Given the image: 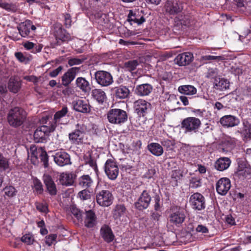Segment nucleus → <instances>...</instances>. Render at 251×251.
I'll return each mask as SVG.
<instances>
[{"label": "nucleus", "instance_id": "39", "mask_svg": "<svg viewBox=\"0 0 251 251\" xmlns=\"http://www.w3.org/2000/svg\"><path fill=\"white\" fill-rule=\"evenodd\" d=\"M76 84L84 93H88L91 90L89 82L83 77H78L76 80Z\"/></svg>", "mask_w": 251, "mask_h": 251}, {"label": "nucleus", "instance_id": "42", "mask_svg": "<svg viewBox=\"0 0 251 251\" xmlns=\"http://www.w3.org/2000/svg\"><path fill=\"white\" fill-rule=\"evenodd\" d=\"M84 160L85 164L89 165L92 168L94 169L95 173L98 174L99 172L98 168L97 165L96 160L90 154L88 156L85 155Z\"/></svg>", "mask_w": 251, "mask_h": 251}, {"label": "nucleus", "instance_id": "63", "mask_svg": "<svg viewBox=\"0 0 251 251\" xmlns=\"http://www.w3.org/2000/svg\"><path fill=\"white\" fill-rule=\"evenodd\" d=\"M78 194L80 198L83 200H87L89 199L90 197V195L88 193V191L87 189H85L79 192Z\"/></svg>", "mask_w": 251, "mask_h": 251}, {"label": "nucleus", "instance_id": "40", "mask_svg": "<svg viewBox=\"0 0 251 251\" xmlns=\"http://www.w3.org/2000/svg\"><path fill=\"white\" fill-rule=\"evenodd\" d=\"M178 90L179 93L186 95H193L196 94L197 92L194 86L189 85L180 86L178 87Z\"/></svg>", "mask_w": 251, "mask_h": 251}, {"label": "nucleus", "instance_id": "4", "mask_svg": "<svg viewBox=\"0 0 251 251\" xmlns=\"http://www.w3.org/2000/svg\"><path fill=\"white\" fill-rule=\"evenodd\" d=\"M107 117L109 122L114 124L121 125L127 120V114L126 111L119 108L109 110Z\"/></svg>", "mask_w": 251, "mask_h": 251}, {"label": "nucleus", "instance_id": "64", "mask_svg": "<svg viewBox=\"0 0 251 251\" xmlns=\"http://www.w3.org/2000/svg\"><path fill=\"white\" fill-rule=\"evenodd\" d=\"M196 230L197 232L202 233H207L209 232L208 229L205 226L202 225H198Z\"/></svg>", "mask_w": 251, "mask_h": 251}, {"label": "nucleus", "instance_id": "12", "mask_svg": "<svg viewBox=\"0 0 251 251\" xmlns=\"http://www.w3.org/2000/svg\"><path fill=\"white\" fill-rule=\"evenodd\" d=\"M135 111L140 117L145 116L151 110V104L143 99H139L134 102Z\"/></svg>", "mask_w": 251, "mask_h": 251}, {"label": "nucleus", "instance_id": "35", "mask_svg": "<svg viewBox=\"0 0 251 251\" xmlns=\"http://www.w3.org/2000/svg\"><path fill=\"white\" fill-rule=\"evenodd\" d=\"M193 55L190 52L181 53L176 56L175 63H191L193 61Z\"/></svg>", "mask_w": 251, "mask_h": 251}, {"label": "nucleus", "instance_id": "47", "mask_svg": "<svg viewBox=\"0 0 251 251\" xmlns=\"http://www.w3.org/2000/svg\"><path fill=\"white\" fill-rule=\"evenodd\" d=\"M34 188L35 191L38 194H42L44 192L43 185L41 181L38 178H35L33 180Z\"/></svg>", "mask_w": 251, "mask_h": 251}, {"label": "nucleus", "instance_id": "46", "mask_svg": "<svg viewBox=\"0 0 251 251\" xmlns=\"http://www.w3.org/2000/svg\"><path fill=\"white\" fill-rule=\"evenodd\" d=\"M85 57H87V59L84 61L86 63H88V62L92 61L94 62L95 63H99V62H103L106 61L105 58L107 56L106 54H104L100 55H96L91 58L90 59L88 60V55H84Z\"/></svg>", "mask_w": 251, "mask_h": 251}, {"label": "nucleus", "instance_id": "16", "mask_svg": "<svg viewBox=\"0 0 251 251\" xmlns=\"http://www.w3.org/2000/svg\"><path fill=\"white\" fill-rule=\"evenodd\" d=\"M43 180L46 187V191L51 196L56 195L57 189L51 176L48 174H45L43 176Z\"/></svg>", "mask_w": 251, "mask_h": 251}, {"label": "nucleus", "instance_id": "20", "mask_svg": "<svg viewBox=\"0 0 251 251\" xmlns=\"http://www.w3.org/2000/svg\"><path fill=\"white\" fill-rule=\"evenodd\" d=\"M100 235L103 240L107 243L113 242L115 239V235L112 229L109 226L105 224L101 227Z\"/></svg>", "mask_w": 251, "mask_h": 251}, {"label": "nucleus", "instance_id": "9", "mask_svg": "<svg viewBox=\"0 0 251 251\" xmlns=\"http://www.w3.org/2000/svg\"><path fill=\"white\" fill-rule=\"evenodd\" d=\"M151 201V197L150 194V191L145 189L142 192L134 205L136 209L143 211L149 206Z\"/></svg>", "mask_w": 251, "mask_h": 251}, {"label": "nucleus", "instance_id": "11", "mask_svg": "<svg viewBox=\"0 0 251 251\" xmlns=\"http://www.w3.org/2000/svg\"><path fill=\"white\" fill-rule=\"evenodd\" d=\"M76 126L77 128L69 134V138L73 143L82 144L84 142L85 127L83 125L79 126V124Z\"/></svg>", "mask_w": 251, "mask_h": 251}, {"label": "nucleus", "instance_id": "57", "mask_svg": "<svg viewBox=\"0 0 251 251\" xmlns=\"http://www.w3.org/2000/svg\"><path fill=\"white\" fill-rule=\"evenodd\" d=\"M57 234H50L45 237V243L48 246H51L56 240Z\"/></svg>", "mask_w": 251, "mask_h": 251}, {"label": "nucleus", "instance_id": "3", "mask_svg": "<svg viewBox=\"0 0 251 251\" xmlns=\"http://www.w3.org/2000/svg\"><path fill=\"white\" fill-rule=\"evenodd\" d=\"M201 125V120L195 117L184 118L181 123V128L187 133H197Z\"/></svg>", "mask_w": 251, "mask_h": 251}, {"label": "nucleus", "instance_id": "7", "mask_svg": "<svg viewBox=\"0 0 251 251\" xmlns=\"http://www.w3.org/2000/svg\"><path fill=\"white\" fill-rule=\"evenodd\" d=\"M53 35L56 41V44L60 45L63 42H67L72 40L69 33L63 29L61 24L56 23L53 25Z\"/></svg>", "mask_w": 251, "mask_h": 251}, {"label": "nucleus", "instance_id": "45", "mask_svg": "<svg viewBox=\"0 0 251 251\" xmlns=\"http://www.w3.org/2000/svg\"><path fill=\"white\" fill-rule=\"evenodd\" d=\"M22 242L26 244L27 245H31L35 242V239L32 233H28L24 235L21 239Z\"/></svg>", "mask_w": 251, "mask_h": 251}, {"label": "nucleus", "instance_id": "28", "mask_svg": "<svg viewBox=\"0 0 251 251\" xmlns=\"http://www.w3.org/2000/svg\"><path fill=\"white\" fill-rule=\"evenodd\" d=\"M231 162V160L228 157H220L215 162L214 167L217 170L223 171L228 168Z\"/></svg>", "mask_w": 251, "mask_h": 251}, {"label": "nucleus", "instance_id": "8", "mask_svg": "<svg viewBox=\"0 0 251 251\" xmlns=\"http://www.w3.org/2000/svg\"><path fill=\"white\" fill-rule=\"evenodd\" d=\"M104 170L107 177L111 180H115L119 175V168L114 158L108 159L106 161Z\"/></svg>", "mask_w": 251, "mask_h": 251}, {"label": "nucleus", "instance_id": "22", "mask_svg": "<svg viewBox=\"0 0 251 251\" xmlns=\"http://www.w3.org/2000/svg\"><path fill=\"white\" fill-rule=\"evenodd\" d=\"M164 7L166 12L170 15L176 14L181 11L177 0H167Z\"/></svg>", "mask_w": 251, "mask_h": 251}, {"label": "nucleus", "instance_id": "13", "mask_svg": "<svg viewBox=\"0 0 251 251\" xmlns=\"http://www.w3.org/2000/svg\"><path fill=\"white\" fill-rule=\"evenodd\" d=\"M95 76L97 82L102 86H108L113 82L111 75L106 71H97Z\"/></svg>", "mask_w": 251, "mask_h": 251}, {"label": "nucleus", "instance_id": "55", "mask_svg": "<svg viewBox=\"0 0 251 251\" xmlns=\"http://www.w3.org/2000/svg\"><path fill=\"white\" fill-rule=\"evenodd\" d=\"M5 194L9 197L15 196L17 193V190L12 186H6L4 189Z\"/></svg>", "mask_w": 251, "mask_h": 251}, {"label": "nucleus", "instance_id": "29", "mask_svg": "<svg viewBox=\"0 0 251 251\" xmlns=\"http://www.w3.org/2000/svg\"><path fill=\"white\" fill-rule=\"evenodd\" d=\"M242 139L244 141L251 140V123L247 120H243V128L240 132Z\"/></svg>", "mask_w": 251, "mask_h": 251}, {"label": "nucleus", "instance_id": "15", "mask_svg": "<svg viewBox=\"0 0 251 251\" xmlns=\"http://www.w3.org/2000/svg\"><path fill=\"white\" fill-rule=\"evenodd\" d=\"M231 187L230 180L227 177L221 178L216 184L217 193L222 196H225Z\"/></svg>", "mask_w": 251, "mask_h": 251}, {"label": "nucleus", "instance_id": "58", "mask_svg": "<svg viewBox=\"0 0 251 251\" xmlns=\"http://www.w3.org/2000/svg\"><path fill=\"white\" fill-rule=\"evenodd\" d=\"M182 176V175L180 170H175L172 171L171 178L175 181L176 185H177L178 180L180 179Z\"/></svg>", "mask_w": 251, "mask_h": 251}, {"label": "nucleus", "instance_id": "59", "mask_svg": "<svg viewBox=\"0 0 251 251\" xmlns=\"http://www.w3.org/2000/svg\"><path fill=\"white\" fill-rule=\"evenodd\" d=\"M15 56L20 62H28L30 61L31 57H26L21 52L15 53Z\"/></svg>", "mask_w": 251, "mask_h": 251}, {"label": "nucleus", "instance_id": "38", "mask_svg": "<svg viewBox=\"0 0 251 251\" xmlns=\"http://www.w3.org/2000/svg\"><path fill=\"white\" fill-rule=\"evenodd\" d=\"M30 28L31 22L28 20L22 23L18 27V30L21 35L25 37L29 35Z\"/></svg>", "mask_w": 251, "mask_h": 251}, {"label": "nucleus", "instance_id": "14", "mask_svg": "<svg viewBox=\"0 0 251 251\" xmlns=\"http://www.w3.org/2000/svg\"><path fill=\"white\" fill-rule=\"evenodd\" d=\"M78 67H73L69 69L62 76V84H59L58 87L63 88V86H66L74 79L76 74L79 72Z\"/></svg>", "mask_w": 251, "mask_h": 251}, {"label": "nucleus", "instance_id": "49", "mask_svg": "<svg viewBox=\"0 0 251 251\" xmlns=\"http://www.w3.org/2000/svg\"><path fill=\"white\" fill-rule=\"evenodd\" d=\"M154 209L155 211H161L163 202L159 195L156 194L154 197Z\"/></svg>", "mask_w": 251, "mask_h": 251}, {"label": "nucleus", "instance_id": "21", "mask_svg": "<svg viewBox=\"0 0 251 251\" xmlns=\"http://www.w3.org/2000/svg\"><path fill=\"white\" fill-rule=\"evenodd\" d=\"M97 219L95 213L93 210L86 211L84 220L85 226L89 228L94 227L97 224Z\"/></svg>", "mask_w": 251, "mask_h": 251}, {"label": "nucleus", "instance_id": "19", "mask_svg": "<svg viewBox=\"0 0 251 251\" xmlns=\"http://www.w3.org/2000/svg\"><path fill=\"white\" fill-rule=\"evenodd\" d=\"M69 112V110L66 106H63L62 109L55 113L53 116V120L49 122V124L54 126L55 129L57 125L63 124L61 119L65 117Z\"/></svg>", "mask_w": 251, "mask_h": 251}, {"label": "nucleus", "instance_id": "23", "mask_svg": "<svg viewBox=\"0 0 251 251\" xmlns=\"http://www.w3.org/2000/svg\"><path fill=\"white\" fill-rule=\"evenodd\" d=\"M74 109L77 112L87 113L91 111L90 105L86 101L78 99L73 102Z\"/></svg>", "mask_w": 251, "mask_h": 251}, {"label": "nucleus", "instance_id": "6", "mask_svg": "<svg viewBox=\"0 0 251 251\" xmlns=\"http://www.w3.org/2000/svg\"><path fill=\"white\" fill-rule=\"evenodd\" d=\"M191 208L195 211H201L206 207V200L200 193L196 192L192 194L189 200Z\"/></svg>", "mask_w": 251, "mask_h": 251}, {"label": "nucleus", "instance_id": "37", "mask_svg": "<svg viewBox=\"0 0 251 251\" xmlns=\"http://www.w3.org/2000/svg\"><path fill=\"white\" fill-rule=\"evenodd\" d=\"M126 208L123 204H117L113 210V217L115 220L119 219L126 212Z\"/></svg>", "mask_w": 251, "mask_h": 251}, {"label": "nucleus", "instance_id": "36", "mask_svg": "<svg viewBox=\"0 0 251 251\" xmlns=\"http://www.w3.org/2000/svg\"><path fill=\"white\" fill-rule=\"evenodd\" d=\"M251 174V169L247 167H242V164L239 165L237 171L235 174V176L240 179H244Z\"/></svg>", "mask_w": 251, "mask_h": 251}, {"label": "nucleus", "instance_id": "25", "mask_svg": "<svg viewBox=\"0 0 251 251\" xmlns=\"http://www.w3.org/2000/svg\"><path fill=\"white\" fill-rule=\"evenodd\" d=\"M21 81L17 76H11L8 82V88L10 92L17 93L21 87Z\"/></svg>", "mask_w": 251, "mask_h": 251}, {"label": "nucleus", "instance_id": "2", "mask_svg": "<svg viewBox=\"0 0 251 251\" xmlns=\"http://www.w3.org/2000/svg\"><path fill=\"white\" fill-rule=\"evenodd\" d=\"M187 215V211L184 208L177 205L172 206L169 220L171 224L177 227L182 226L185 221Z\"/></svg>", "mask_w": 251, "mask_h": 251}, {"label": "nucleus", "instance_id": "34", "mask_svg": "<svg viewBox=\"0 0 251 251\" xmlns=\"http://www.w3.org/2000/svg\"><path fill=\"white\" fill-rule=\"evenodd\" d=\"M147 148L152 154L156 156H161L163 153L162 147L157 143H151L149 144L147 146Z\"/></svg>", "mask_w": 251, "mask_h": 251}, {"label": "nucleus", "instance_id": "5", "mask_svg": "<svg viewBox=\"0 0 251 251\" xmlns=\"http://www.w3.org/2000/svg\"><path fill=\"white\" fill-rule=\"evenodd\" d=\"M55 130L54 126H51L46 122L45 125L41 126L37 128L34 133V140L36 143H44L46 141L47 137Z\"/></svg>", "mask_w": 251, "mask_h": 251}, {"label": "nucleus", "instance_id": "60", "mask_svg": "<svg viewBox=\"0 0 251 251\" xmlns=\"http://www.w3.org/2000/svg\"><path fill=\"white\" fill-rule=\"evenodd\" d=\"M155 174V169L154 168H151L148 169V171L144 174L143 177L147 179H151L153 177Z\"/></svg>", "mask_w": 251, "mask_h": 251}, {"label": "nucleus", "instance_id": "18", "mask_svg": "<svg viewBox=\"0 0 251 251\" xmlns=\"http://www.w3.org/2000/svg\"><path fill=\"white\" fill-rule=\"evenodd\" d=\"M220 123L223 127L228 128L238 126L240 123V121L237 117L228 115L221 118Z\"/></svg>", "mask_w": 251, "mask_h": 251}, {"label": "nucleus", "instance_id": "33", "mask_svg": "<svg viewBox=\"0 0 251 251\" xmlns=\"http://www.w3.org/2000/svg\"><path fill=\"white\" fill-rule=\"evenodd\" d=\"M236 140L234 138L226 136L222 141L221 146L224 151H228L231 150L235 147Z\"/></svg>", "mask_w": 251, "mask_h": 251}, {"label": "nucleus", "instance_id": "43", "mask_svg": "<svg viewBox=\"0 0 251 251\" xmlns=\"http://www.w3.org/2000/svg\"><path fill=\"white\" fill-rule=\"evenodd\" d=\"M139 64H120L122 72H129L131 74L136 73L137 65Z\"/></svg>", "mask_w": 251, "mask_h": 251}, {"label": "nucleus", "instance_id": "61", "mask_svg": "<svg viewBox=\"0 0 251 251\" xmlns=\"http://www.w3.org/2000/svg\"><path fill=\"white\" fill-rule=\"evenodd\" d=\"M64 87L65 88L62 89V93L65 96H69L74 94V91L72 87L69 85Z\"/></svg>", "mask_w": 251, "mask_h": 251}, {"label": "nucleus", "instance_id": "17", "mask_svg": "<svg viewBox=\"0 0 251 251\" xmlns=\"http://www.w3.org/2000/svg\"><path fill=\"white\" fill-rule=\"evenodd\" d=\"M55 163L59 166L71 164L70 155L65 151H59L53 155Z\"/></svg>", "mask_w": 251, "mask_h": 251}, {"label": "nucleus", "instance_id": "41", "mask_svg": "<svg viewBox=\"0 0 251 251\" xmlns=\"http://www.w3.org/2000/svg\"><path fill=\"white\" fill-rule=\"evenodd\" d=\"M87 59L84 56H80L78 58L72 57L71 56H62L59 58L58 62L66 63H82Z\"/></svg>", "mask_w": 251, "mask_h": 251}, {"label": "nucleus", "instance_id": "50", "mask_svg": "<svg viewBox=\"0 0 251 251\" xmlns=\"http://www.w3.org/2000/svg\"><path fill=\"white\" fill-rule=\"evenodd\" d=\"M128 21L129 22H134L140 25L145 22V19L144 16H142L140 19H137L135 15L133 14V12L130 11L128 15Z\"/></svg>", "mask_w": 251, "mask_h": 251}, {"label": "nucleus", "instance_id": "24", "mask_svg": "<svg viewBox=\"0 0 251 251\" xmlns=\"http://www.w3.org/2000/svg\"><path fill=\"white\" fill-rule=\"evenodd\" d=\"M153 87L149 83L138 85L135 89V93L141 97L149 96L152 91Z\"/></svg>", "mask_w": 251, "mask_h": 251}, {"label": "nucleus", "instance_id": "54", "mask_svg": "<svg viewBox=\"0 0 251 251\" xmlns=\"http://www.w3.org/2000/svg\"><path fill=\"white\" fill-rule=\"evenodd\" d=\"M41 162L43 163L45 168L49 167V156L47 152L44 150H42L39 155Z\"/></svg>", "mask_w": 251, "mask_h": 251}, {"label": "nucleus", "instance_id": "10", "mask_svg": "<svg viewBox=\"0 0 251 251\" xmlns=\"http://www.w3.org/2000/svg\"><path fill=\"white\" fill-rule=\"evenodd\" d=\"M97 202L101 206L107 207L110 205L113 200L112 193L108 190H101L96 193Z\"/></svg>", "mask_w": 251, "mask_h": 251}, {"label": "nucleus", "instance_id": "48", "mask_svg": "<svg viewBox=\"0 0 251 251\" xmlns=\"http://www.w3.org/2000/svg\"><path fill=\"white\" fill-rule=\"evenodd\" d=\"M201 179L200 177H192L190 180L189 187L196 189L201 186Z\"/></svg>", "mask_w": 251, "mask_h": 251}, {"label": "nucleus", "instance_id": "26", "mask_svg": "<svg viewBox=\"0 0 251 251\" xmlns=\"http://www.w3.org/2000/svg\"><path fill=\"white\" fill-rule=\"evenodd\" d=\"M91 96L100 104L106 102L107 96L104 91L100 89H94L91 91Z\"/></svg>", "mask_w": 251, "mask_h": 251}, {"label": "nucleus", "instance_id": "30", "mask_svg": "<svg viewBox=\"0 0 251 251\" xmlns=\"http://www.w3.org/2000/svg\"><path fill=\"white\" fill-rule=\"evenodd\" d=\"M213 88L217 90L224 91L229 88V81L225 78L221 77L220 76L213 81Z\"/></svg>", "mask_w": 251, "mask_h": 251}, {"label": "nucleus", "instance_id": "51", "mask_svg": "<svg viewBox=\"0 0 251 251\" xmlns=\"http://www.w3.org/2000/svg\"><path fill=\"white\" fill-rule=\"evenodd\" d=\"M9 166L8 160L0 153V171H5Z\"/></svg>", "mask_w": 251, "mask_h": 251}, {"label": "nucleus", "instance_id": "1", "mask_svg": "<svg viewBox=\"0 0 251 251\" xmlns=\"http://www.w3.org/2000/svg\"><path fill=\"white\" fill-rule=\"evenodd\" d=\"M27 116L26 111L20 107L11 108L7 116V120L9 125L15 128L21 126L25 121Z\"/></svg>", "mask_w": 251, "mask_h": 251}, {"label": "nucleus", "instance_id": "44", "mask_svg": "<svg viewBox=\"0 0 251 251\" xmlns=\"http://www.w3.org/2000/svg\"><path fill=\"white\" fill-rule=\"evenodd\" d=\"M206 77L208 79H213L214 81L215 79L219 77V70L216 68H211L208 69L207 72L205 75Z\"/></svg>", "mask_w": 251, "mask_h": 251}, {"label": "nucleus", "instance_id": "27", "mask_svg": "<svg viewBox=\"0 0 251 251\" xmlns=\"http://www.w3.org/2000/svg\"><path fill=\"white\" fill-rule=\"evenodd\" d=\"M93 183V179L89 175H83L80 176L77 180V185L85 189H88L91 187Z\"/></svg>", "mask_w": 251, "mask_h": 251}, {"label": "nucleus", "instance_id": "56", "mask_svg": "<svg viewBox=\"0 0 251 251\" xmlns=\"http://www.w3.org/2000/svg\"><path fill=\"white\" fill-rule=\"evenodd\" d=\"M71 211L72 214L78 220H82V211L78 209L75 206H72L71 208Z\"/></svg>", "mask_w": 251, "mask_h": 251}, {"label": "nucleus", "instance_id": "53", "mask_svg": "<svg viewBox=\"0 0 251 251\" xmlns=\"http://www.w3.org/2000/svg\"><path fill=\"white\" fill-rule=\"evenodd\" d=\"M224 60V57L222 56L205 55L201 57V61L210 60L214 62H220L223 61Z\"/></svg>", "mask_w": 251, "mask_h": 251}, {"label": "nucleus", "instance_id": "62", "mask_svg": "<svg viewBox=\"0 0 251 251\" xmlns=\"http://www.w3.org/2000/svg\"><path fill=\"white\" fill-rule=\"evenodd\" d=\"M230 72L235 75H239L243 73V69L236 66H232L230 68Z\"/></svg>", "mask_w": 251, "mask_h": 251}, {"label": "nucleus", "instance_id": "31", "mask_svg": "<svg viewBox=\"0 0 251 251\" xmlns=\"http://www.w3.org/2000/svg\"><path fill=\"white\" fill-rule=\"evenodd\" d=\"M113 95L116 98L124 99L127 98L130 93L129 89L126 86H121L112 89Z\"/></svg>", "mask_w": 251, "mask_h": 251}, {"label": "nucleus", "instance_id": "52", "mask_svg": "<svg viewBox=\"0 0 251 251\" xmlns=\"http://www.w3.org/2000/svg\"><path fill=\"white\" fill-rule=\"evenodd\" d=\"M35 206L36 209L41 213L47 214L49 211L48 204L47 203L36 202Z\"/></svg>", "mask_w": 251, "mask_h": 251}, {"label": "nucleus", "instance_id": "32", "mask_svg": "<svg viewBox=\"0 0 251 251\" xmlns=\"http://www.w3.org/2000/svg\"><path fill=\"white\" fill-rule=\"evenodd\" d=\"M75 175L72 173H61L59 177L60 184L65 186L72 185L74 182Z\"/></svg>", "mask_w": 251, "mask_h": 251}]
</instances>
